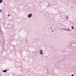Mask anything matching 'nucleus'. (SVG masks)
Returning <instances> with one entry per match:
<instances>
[{"instance_id": "nucleus-13", "label": "nucleus", "mask_w": 76, "mask_h": 76, "mask_svg": "<svg viewBox=\"0 0 76 76\" xmlns=\"http://www.w3.org/2000/svg\"><path fill=\"white\" fill-rule=\"evenodd\" d=\"M62 29H64V30H65V29H64V28H62Z\"/></svg>"}, {"instance_id": "nucleus-6", "label": "nucleus", "mask_w": 76, "mask_h": 76, "mask_svg": "<svg viewBox=\"0 0 76 76\" xmlns=\"http://www.w3.org/2000/svg\"><path fill=\"white\" fill-rule=\"evenodd\" d=\"M69 19V16H68V15H66V19Z\"/></svg>"}, {"instance_id": "nucleus-2", "label": "nucleus", "mask_w": 76, "mask_h": 76, "mask_svg": "<svg viewBox=\"0 0 76 76\" xmlns=\"http://www.w3.org/2000/svg\"><path fill=\"white\" fill-rule=\"evenodd\" d=\"M32 14L31 13H30L28 15V18H30L32 17Z\"/></svg>"}, {"instance_id": "nucleus-10", "label": "nucleus", "mask_w": 76, "mask_h": 76, "mask_svg": "<svg viewBox=\"0 0 76 76\" xmlns=\"http://www.w3.org/2000/svg\"><path fill=\"white\" fill-rule=\"evenodd\" d=\"M52 32H54V30H52Z\"/></svg>"}, {"instance_id": "nucleus-7", "label": "nucleus", "mask_w": 76, "mask_h": 76, "mask_svg": "<svg viewBox=\"0 0 76 76\" xmlns=\"http://www.w3.org/2000/svg\"><path fill=\"white\" fill-rule=\"evenodd\" d=\"M3 2V0H0V4Z\"/></svg>"}, {"instance_id": "nucleus-4", "label": "nucleus", "mask_w": 76, "mask_h": 76, "mask_svg": "<svg viewBox=\"0 0 76 76\" xmlns=\"http://www.w3.org/2000/svg\"><path fill=\"white\" fill-rule=\"evenodd\" d=\"M65 31H68V32H69V31H70V29H69V28L65 29Z\"/></svg>"}, {"instance_id": "nucleus-8", "label": "nucleus", "mask_w": 76, "mask_h": 76, "mask_svg": "<svg viewBox=\"0 0 76 76\" xmlns=\"http://www.w3.org/2000/svg\"><path fill=\"white\" fill-rule=\"evenodd\" d=\"M72 29H74V27L73 26H72Z\"/></svg>"}, {"instance_id": "nucleus-1", "label": "nucleus", "mask_w": 76, "mask_h": 76, "mask_svg": "<svg viewBox=\"0 0 76 76\" xmlns=\"http://www.w3.org/2000/svg\"><path fill=\"white\" fill-rule=\"evenodd\" d=\"M0 34H1V37H2V38H4V36L3 34V32H1V28H0Z\"/></svg>"}, {"instance_id": "nucleus-9", "label": "nucleus", "mask_w": 76, "mask_h": 76, "mask_svg": "<svg viewBox=\"0 0 76 76\" xmlns=\"http://www.w3.org/2000/svg\"><path fill=\"white\" fill-rule=\"evenodd\" d=\"M1 12V9H0V12Z\"/></svg>"}, {"instance_id": "nucleus-14", "label": "nucleus", "mask_w": 76, "mask_h": 76, "mask_svg": "<svg viewBox=\"0 0 76 76\" xmlns=\"http://www.w3.org/2000/svg\"><path fill=\"white\" fill-rule=\"evenodd\" d=\"M50 29H52V27H50Z\"/></svg>"}, {"instance_id": "nucleus-5", "label": "nucleus", "mask_w": 76, "mask_h": 76, "mask_svg": "<svg viewBox=\"0 0 76 76\" xmlns=\"http://www.w3.org/2000/svg\"><path fill=\"white\" fill-rule=\"evenodd\" d=\"M7 72V70H4V71H3V72H4V73H6Z\"/></svg>"}, {"instance_id": "nucleus-11", "label": "nucleus", "mask_w": 76, "mask_h": 76, "mask_svg": "<svg viewBox=\"0 0 76 76\" xmlns=\"http://www.w3.org/2000/svg\"><path fill=\"white\" fill-rule=\"evenodd\" d=\"M71 76H74V75H73V74H72L71 75Z\"/></svg>"}, {"instance_id": "nucleus-12", "label": "nucleus", "mask_w": 76, "mask_h": 76, "mask_svg": "<svg viewBox=\"0 0 76 76\" xmlns=\"http://www.w3.org/2000/svg\"><path fill=\"white\" fill-rule=\"evenodd\" d=\"M8 16H10V14H8Z\"/></svg>"}, {"instance_id": "nucleus-3", "label": "nucleus", "mask_w": 76, "mask_h": 76, "mask_svg": "<svg viewBox=\"0 0 76 76\" xmlns=\"http://www.w3.org/2000/svg\"><path fill=\"white\" fill-rule=\"evenodd\" d=\"M39 53L40 55H42V54H43V52H42V50H40V51H39Z\"/></svg>"}]
</instances>
